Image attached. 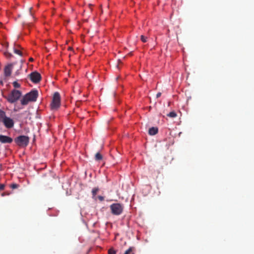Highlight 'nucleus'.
Wrapping results in <instances>:
<instances>
[{"label": "nucleus", "mask_w": 254, "mask_h": 254, "mask_svg": "<svg viewBox=\"0 0 254 254\" xmlns=\"http://www.w3.org/2000/svg\"><path fill=\"white\" fill-rule=\"evenodd\" d=\"M21 49H22V48L20 47V45L14 44L13 47L14 53L22 57L23 56V54L22 52L20 51Z\"/></svg>", "instance_id": "10"}, {"label": "nucleus", "mask_w": 254, "mask_h": 254, "mask_svg": "<svg viewBox=\"0 0 254 254\" xmlns=\"http://www.w3.org/2000/svg\"><path fill=\"white\" fill-rule=\"evenodd\" d=\"M61 105V96L59 92H56L54 94L51 107L52 110L58 109Z\"/></svg>", "instance_id": "4"}, {"label": "nucleus", "mask_w": 254, "mask_h": 254, "mask_svg": "<svg viewBox=\"0 0 254 254\" xmlns=\"http://www.w3.org/2000/svg\"><path fill=\"white\" fill-rule=\"evenodd\" d=\"M0 83H1V84H3L2 81H0Z\"/></svg>", "instance_id": "27"}, {"label": "nucleus", "mask_w": 254, "mask_h": 254, "mask_svg": "<svg viewBox=\"0 0 254 254\" xmlns=\"http://www.w3.org/2000/svg\"><path fill=\"white\" fill-rule=\"evenodd\" d=\"M98 198L100 201H103L104 200V197L102 196L99 195L98 196Z\"/></svg>", "instance_id": "22"}, {"label": "nucleus", "mask_w": 254, "mask_h": 254, "mask_svg": "<svg viewBox=\"0 0 254 254\" xmlns=\"http://www.w3.org/2000/svg\"><path fill=\"white\" fill-rule=\"evenodd\" d=\"M161 93L160 92H158L157 94H156V97L157 98H159L161 96Z\"/></svg>", "instance_id": "23"}, {"label": "nucleus", "mask_w": 254, "mask_h": 254, "mask_svg": "<svg viewBox=\"0 0 254 254\" xmlns=\"http://www.w3.org/2000/svg\"><path fill=\"white\" fill-rule=\"evenodd\" d=\"M15 143L19 146H26L29 143V138L25 135H20L14 139Z\"/></svg>", "instance_id": "6"}, {"label": "nucleus", "mask_w": 254, "mask_h": 254, "mask_svg": "<svg viewBox=\"0 0 254 254\" xmlns=\"http://www.w3.org/2000/svg\"><path fill=\"white\" fill-rule=\"evenodd\" d=\"M21 92L17 90L14 89L5 97L7 100L10 103H13L17 101L21 97Z\"/></svg>", "instance_id": "3"}, {"label": "nucleus", "mask_w": 254, "mask_h": 254, "mask_svg": "<svg viewBox=\"0 0 254 254\" xmlns=\"http://www.w3.org/2000/svg\"><path fill=\"white\" fill-rule=\"evenodd\" d=\"M30 80L35 83L40 82L41 76L39 73L36 71L32 72L29 75Z\"/></svg>", "instance_id": "7"}, {"label": "nucleus", "mask_w": 254, "mask_h": 254, "mask_svg": "<svg viewBox=\"0 0 254 254\" xmlns=\"http://www.w3.org/2000/svg\"><path fill=\"white\" fill-rule=\"evenodd\" d=\"M14 64V63L9 64L4 67V75L5 77L10 76Z\"/></svg>", "instance_id": "8"}, {"label": "nucleus", "mask_w": 254, "mask_h": 254, "mask_svg": "<svg viewBox=\"0 0 254 254\" xmlns=\"http://www.w3.org/2000/svg\"><path fill=\"white\" fill-rule=\"evenodd\" d=\"M147 38L143 35L141 36V40L142 42L145 43L147 41Z\"/></svg>", "instance_id": "19"}, {"label": "nucleus", "mask_w": 254, "mask_h": 254, "mask_svg": "<svg viewBox=\"0 0 254 254\" xmlns=\"http://www.w3.org/2000/svg\"><path fill=\"white\" fill-rule=\"evenodd\" d=\"M99 189L98 188H95L94 189H92V195H93V197H94V196H95V195H96L97 192L99 191Z\"/></svg>", "instance_id": "13"}, {"label": "nucleus", "mask_w": 254, "mask_h": 254, "mask_svg": "<svg viewBox=\"0 0 254 254\" xmlns=\"http://www.w3.org/2000/svg\"><path fill=\"white\" fill-rule=\"evenodd\" d=\"M158 128L155 127H152L149 128L148 133L151 135H154L158 132Z\"/></svg>", "instance_id": "11"}, {"label": "nucleus", "mask_w": 254, "mask_h": 254, "mask_svg": "<svg viewBox=\"0 0 254 254\" xmlns=\"http://www.w3.org/2000/svg\"><path fill=\"white\" fill-rule=\"evenodd\" d=\"M13 139L10 137L2 134L0 135V142L1 143H11Z\"/></svg>", "instance_id": "9"}, {"label": "nucleus", "mask_w": 254, "mask_h": 254, "mask_svg": "<svg viewBox=\"0 0 254 254\" xmlns=\"http://www.w3.org/2000/svg\"><path fill=\"white\" fill-rule=\"evenodd\" d=\"M0 123L3 124L7 128H11L13 127L14 122L13 120L6 116V113L0 109Z\"/></svg>", "instance_id": "2"}, {"label": "nucleus", "mask_w": 254, "mask_h": 254, "mask_svg": "<svg viewBox=\"0 0 254 254\" xmlns=\"http://www.w3.org/2000/svg\"><path fill=\"white\" fill-rule=\"evenodd\" d=\"M96 161L101 160L103 158L102 155L99 152L97 153L95 156Z\"/></svg>", "instance_id": "12"}, {"label": "nucleus", "mask_w": 254, "mask_h": 254, "mask_svg": "<svg viewBox=\"0 0 254 254\" xmlns=\"http://www.w3.org/2000/svg\"><path fill=\"white\" fill-rule=\"evenodd\" d=\"M108 254H116V252L113 249H110L108 251Z\"/></svg>", "instance_id": "20"}, {"label": "nucleus", "mask_w": 254, "mask_h": 254, "mask_svg": "<svg viewBox=\"0 0 254 254\" xmlns=\"http://www.w3.org/2000/svg\"><path fill=\"white\" fill-rule=\"evenodd\" d=\"M13 85L15 88H19L20 85L17 81H14L13 82Z\"/></svg>", "instance_id": "17"}, {"label": "nucleus", "mask_w": 254, "mask_h": 254, "mask_svg": "<svg viewBox=\"0 0 254 254\" xmlns=\"http://www.w3.org/2000/svg\"><path fill=\"white\" fill-rule=\"evenodd\" d=\"M125 254H134L132 252V248H129L128 250H127L125 252Z\"/></svg>", "instance_id": "16"}, {"label": "nucleus", "mask_w": 254, "mask_h": 254, "mask_svg": "<svg viewBox=\"0 0 254 254\" xmlns=\"http://www.w3.org/2000/svg\"><path fill=\"white\" fill-rule=\"evenodd\" d=\"M10 187L12 189H17L18 187V185L16 184H12L10 185Z\"/></svg>", "instance_id": "18"}, {"label": "nucleus", "mask_w": 254, "mask_h": 254, "mask_svg": "<svg viewBox=\"0 0 254 254\" xmlns=\"http://www.w3.org/2000/svg\"><path fill=\"white\" fill-rule=\"evenodd\" d=\"M6 47H8V43H6Z\"/></svg>", "instance_id": "25"}, {"label": "nucleus", "mask_w": 254, "mask_h": 254, "mask_svg": "<svg viewBox=\"0 0 254 254\" xmlns=\"http://www.w3.org/2000/svg\"><path fill=\"white\" fill-rule=\"evenodd\" d=\"M167 116L171 118H175L176 117H177V114L175 112L172 111V112H171L170 113H169L167 115Z\"/></svg>", "instance_id": "14"}, {"label": "nucleus", "mask_w": 254, "mask_h": 254, "mask_svg": "<svg viewBox=\"0 0 254 254\" xmlns=\"http://www.w3.org/2000/svg\"><path fill=\"white\" fill-rule=\"evenodd\" d=\"M110 209L113 214L119 215L121 214L123 211L124 206L119 203H113L110 205Z\"/></svg>", "instance_id": "5"}, {"label": "nucleus", "mask_w": 254, "mask_h": 254, "mask_svg": "<svg viewBox=\"0 0 254 254\" xmlns=\"http://www.w3.org/2000/svg\"><path fill=\"white\" fill-rule=\"evenodd\" d=\"M4 187H5V186L4 184H0V190H4Z\"/></svg>", "instance_id": "21"}, {"label": "nucleus", "mask_w": 254, "mask_h": 254, "mask_svg": "<svg viewBox=\"0 0 254 254\" xmlns=\"http://www.w3.org/2000/svg\"><path fill=\"white\" fill-rule=\"evenodd\" d=\"M31 9H32V8H31H31H30V9H29L30 12H31Z\"/></svg>", "instance_id": "26"}, {"label": "nucleus", "mask_w": 254, "mask_h": 254, "mask_svg": "<svg viewBox=\"0 0 254 254\" xmlns=\"http://www.w3.org/2000/svg\"><path fill=\"white\" fill-rule=\"evenodd\" d=\"M29 61H33V59L32 58H30V59H29Z\"/></svg>", "instance_id": "24"}, {"label": "nucleus", "mask_w": 254, "mask_h": 254, "mask_svg": "<svg viewBox=\"0 0 254 254\" xmlns=\"http://www.w3.org/2000/svg\"><path fill=\"white\" fill-rule=\"evenodd\" d=\"M4 55L7 58H10L13 56L11 53L8 52L7 51L5 52L4 53Z\"/></svg>", "instance_id": "15"}, {"label": "nucleus", "mask_w": 254, "mask_h": 254, "mask_svg": "<svg viewBox=\"0 0 254 254\" xmlns=\"http://www.w3.org/2000/svg\"><path fill=\"white\" fill-rule=\"evenodd\" d=\"M38 96L37 90H33L23 97L21 100V104L22 105H26L29 102H35L36 101Z\"/></svg>", "instance_id": "1"}]
</instances>
